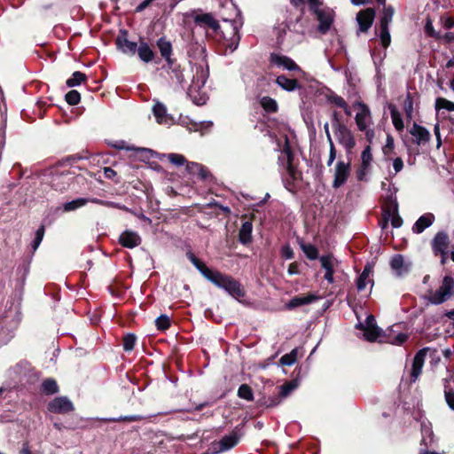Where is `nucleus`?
<instances>
[{
  "label": "nucleus",
  "mask_w": 454,
  "mask_h": 454,
  "mask_svg": "<svg viewBox=\"0 0 454 454\" xmlns=\"http://www.w3.org/2000/svg\"><path fill=\"white\" fill-rule=\"evenodd\" d=\"M299 244L301 250L309 260H315L317 258L318 250L314 245L307 244L303 241H300Z\"/></svg>",
  "instance_id": "c9c22d12"
},
{
  "label": "nucleus",
  "mask_w": 454,
  "mask_h": 454,
  "mask_svg": "<svg viewBox=\"0 0 454 454\" xmlns=\"http://www.w3.org/2000/svg\"><path fill=\"white\" fill-rule=\"evenodd\" d=\"M222 288L233 297L244 296V292L241 289L239 283L231 276H228L227 280Z\"/></svg>",
  "instance_id": "4be33fe9"
},
{
  "label": "nucleus",
  "mask_w": 454,
  "mask_h": 454,
  "mask_svg": "<svg viewBox=\"0 0 454 454\" xmlns=\"http://www.w3.org/2000/svg\"><path fill=\"white\" fill-rule=\"evenodd\" d=\"M380 42L383 47L387 48L391 43V36L388 31V27H380Z\"/></svg>",
  "instance_id": "09e8293b"
},
{
  "label": "nucleus",
  "mask_w": 454,
  "mask_h": 454,
  "mask_svg": "<svg viewBox=\"0 0 454 454\" xmlns=\"http://www.w3.org/2000/svg\"><path fill=\"white\" fill-rule=\"evenodd\" d=\"M52 413L65 414L74 411L73 403L66 396H58L51 400L47 406Z\"/></svg>",
  "instance_id": "0eeeda50"
},
{
  "label": "nucleus",
  "mask_w": 454,
  "mask_h": 454,
  "mask_svg": "<svg viewBox=\"0 0 454 454\" xmlns=\"http://www.w3.org/2000/svg\"><path fill=\"white\" fill-rule=\"evenodd\" d=\"M136 336L133 334H128L123 338V348L126 351H130L134 348L136 342Z\"/></svg>",
  "instance_id": "3c124183"
},
{
  "label": "nucleus",
  "mask_w": 454,
  "mask_h": 454,
  "mask_svg": "<svg viewBox=\"0 0 454 454\" xmlns=\"http://www.w3.org/2000/svg\"><path fill=\"white\" fill-rule=\"evenodd\" d=\"M312 12L316 14L319 21L318 31L322 34H325L333 22L334 12L330 8H317Z\"/></svg>",
  "instance_id": "423d86ee"
},
{
  "label": "nucleus",
  "mask_w": 454,
  "mask_h": 454,
  "mask_svg": "<svg viewBox=\"0 0 454 454\" xmlns=\"http://www.w3.org/2000/svg\"><path fill=\"white\" fill-rule=\"evenodd\" d=\"M408 336L405 333H398L394 340H391L390 342L392 344L400 345L403 343L407 340Z\"/></svg>",
  "instance_id": "052dcab7"
},
{
  "label": "nucleus",
  "mask_w": 454,
  "mask_h": 454,
  "mask_svg": "<svg viewBox=\"0 0 454 454\" xmlns=\"http://www.w3.org/2000/svg\"><path fill=\"white\" fill-rule=\"evenodd\" d=\"M403 110L406 114L407 118L411 120L413 114V101L411 93L407 94L406 98L403 102Z\"/></svg>",
  "instance_id": "a18cd8bd"
},
{
  "label": "nucleus",
  "mask_w": 454,
  "mask_h": 454,
  "mask_svg": "<svg viewBox=\"0 0 454 454\" xmlns=\"http://www.w3.org/2000/svg\"><path fill=\"white\" fill-rule=\"evenodd\" d=\"M454 296V278L451 276H445L440 286L435 291L427 294V301L434 305H439Z\"/></svg>",
  "instance_id": "f257e3e1"
},
{
  "label": "nucleus",
  "mask_w": 454,
  "mask_h": 454,
  "mask_svg": "<svg viewBox=\"0 0 454 454\" xmlns=\"http://www.w3.org/2000/svg\"><path fill=\"white\" fill-rule=\"evenodd\" d=\"M159 159L162 160L163 159H167L172 165L180 167L183 165H186V159L184 155L179 153H167L161 154Z\"/></svg>",
  "instance_id": "7c9ffc66"
},
{
  "label": "nucleus",
  "mask_w": 454,
  "mask_h": 454,
  "mask_svg": "<svg viewBox=\"0 0 454 454\" xmlns=\"http://www.w3.org/2000/svg\"><path fill=\"white\" fill-rule=\"evenodd\" d=\"M270 62L277 67H281L290 71H301L300 67L295 64V62L286 56L271 54Z\"/></svg>",
  "instance_id": "4468645a"
},
{
  "label": "nucleus",
  "mask_w": 454,
  "mask_h": 454,
  "mask_svg": "<svg viewBox=\"0 0 454 454\" xmlns=\"http://www.w3.org/2000/svg\"><path fill=\"white\" fill-rule=\"evenodd\" d=\"M372 274V267L371 266H365L363 272L360 274V276L357 278L356 281V287L358 291H364L368 285L372 286V279L371 278Z\"/></svg>",
  "instance_id": "393cba45"
},
{
  "label": "nucleus",
  "mask_w": 454,
  "mask_h": 454,
  "mask_svg": "<svg viewBox=\"0 0 454 454\" xmlns=\"http://www.w3.org/2000/svg\"><path fill=\"white\" fill-rule=\"evenodd\" d=\"M170 77L172 81L176 82L179 85H183V83L185 82L183 71L179 67H175L172 68Z\"/></svg>",
  "instance_id": "c03bdc74"
},
{
  "label": "nucleus",
  "mask_w": 454,
  "mask_h": 454,
  "mask_svg": "<svg viewBox=\"0 0 454 454\" xmlns=\"http://www.w3.org/2000/svg\"><path fill=\"white\" fill-rule=\"evenodd\" d=\"M403 223L402 218L395 214L391 215V224L394 228H399Z\"/></svg>",
  "instance_id": "680f3d73"
},
{
  "label": "nucleus",
  "mask_w": 454,
  "mask_h": 454,
  "mask_svg": "<svg viewBox=\"0 0 454 454\" xmlns=\"http://www.w3.org/2000/svg\"><path fill=\"white\" fill-rule=\"evenodd\" d=\"M328 144H329L330 151H329V159L327 160V166H331L336 158V149H335L333 142H329Z\"/></svg>",
  "instance_id": "4d7b16f0"
},
{
  "label": "nucleus",
  "mask_w": 454,
  "mask_h": 454,
  "mask_svg": "<svg viewBox=\"0 0 454 454\" xmlns=\"http://www.w3.org/2000/svg\"><path fill=\"white\" fill-rule=\"evenodd\" d=\"M319 298V296H317L313 294H309L302 296H295L289 301V302L286 304V308L292 309L296 307L312 303L317 301Z\"/></svg>",
  "instance_id": "aec40b11"
},
{
  "label": "nucleus",
  "mask_w": 454,
  "mask_h": 454,
  "mask_svg": "<svg viewBox=\"0 0 454 454\" xmlns=\"http://www.w3.org/2000/svg\"><path fill=\"white\" fill-rule=\"evenodd\" d=\"M157 46L160 52L162 58L166 59V61L170 65L172 64L171 55H172V45L169 41H168L165 37H161L157 41Z\"/></svg>",
  "instance_id": "b1692460"
},
{
  "label": "nucleus",
  "mask_w": 454,
  "mask_h": 454,
  "mask_svg": "<svg viewBox=\"0 0 454 454\" xmlns=\"http://www.w3.org/2000/svg\"><path fill=\"white\" fill-rule=\"evenodd\" d=\"M239 241L243 244L250 242L252 238V224L249 222H245L239 232Z\"/></svg>",
  "instance_id": "473e14b6"
},
{
  "label": "nucleus",
  "mask_w": 454,
  "mask_h": 454,
  "mask_svg": "<svg viewBox=\"0 0 454 454\" xmlns=\"http://www.w3.org/2000/svg\"><path fill=\"white\" fill-rule=\"evenodd\" d=\"M239 397L247 401H253L254 395L251 387L247 384H242L238 390Z\"/></svg>",
  "instance_id": "79ce46f5"
},
{
  "label": "nucleus",
  "mask_w": 454,
  "mask_h": 454,
  "mask_svg": "<svg viewBox=\"0 0 454 454\" xmlns=\"http://www.w3.org/2000/svg\"><path fill=\"white\" fill-rule=\"evenodd\" d=\"M120 244L127 248H134L140 245V236L132 231H125L119 237Z\"/></svg>",
  "instance_id": "ddd939ff"
},
{
  "label": "nucleus",
  "mask_w": 454,
  "mask_h": 454,
  "mask_svg": "<svg viewBox=\"0 0 454 454\" xmlns=\"http://www.w3.org/2000/svg\"><path fill=\"white\" fill-rule=\"evenodd\" d=\"M228 275H224L219 271H213L212 275L207 278L208 281L213 283L219 288H222L227 280Z\"/></svg>",
  "instance_id": "58836bf2"
},
{
  "label": "nucleus",
  "mask_w": 454,
  "mask_h": 454,
  "mask_svg": "<svg viewBox=\"0 0 454 454\" xmlns=\"http://www.w3.org/2000/svg\"><path fill=\"white\" fill-rule=\"evenodd\" d=\"M410 133L416 139L418 145L426 144L430 140V132L424 127L416 123L411 127Z\"/></svg>",
  "instance_id": "a211bd4d"
},
{
  "label": "nucleus",
  "mask_w": 454,
  "mask_h": 454,
  "mask_svg": "<svg viewBox=\"0 0 454 454\" xmlns=\"http://www.w3.org/2000/svg\"><path fill=\"white\" fill-rule=\"evenodd\" d=\"M277 84L286 91H294L299 88V83L296 79H290L285 75H279L276 79Z\"/></svg>",
  "instance_id": "bb28decb"
},
{
  "label": "nucleus",
  "mask_w": 454,
  "mask_h": 454,
  "mask_svg": "<svg viewBox=\"0 0 454 454\" xmlns=\"http://www.w3.org/2000/svg\"><path fill=\"white\" fill-rule=\"evenodd\" d=\"M295 384L293 382L282 385L280 387V395L282 397H286L295 388Z\"/></svg>",
  "instance_id": "864d4df0"
},
{
  "label": "nucleus",
  "mask_w": 454,
  "mask_h": 454,
  "mask_svg": "<svg viewBox=\"0 0 454 454\" xmlns=\"http://www.w3.org/2000/svg\"><path fill=\"white\" fill-rule=\"evenodd\" d=\"M394 15V9L392 7H386L380 18V27H388L392 21Z\"/></svg>",
  "instance_id": "a19ab883"
},
{
  "label": "nucleus",
  "mask_w": 454,
  "mask_h": 454,
  "mask_svg": "<svg viewBox=\"0 0 454 454\" xmlns=\"http://www.w3.org/2000/svg\"><path fill=\"white\" fill-rule=\"evenodd\" d=\"M450 239L447 233L443 231L437 232L432 240V249L435 255L439 253L449 252Z\"/></svg>",
  "instance_id": "9b49d317"
},
{
  "label": "nucleus",
  "mask_w": 454,
  "mask_h": 454,
  "mask_svg": "<svg viewBox=\"0 0 454 454\" xmlns=\"http://www.w3.org/2000/svg\"><path fill=\"white\" fill-rule=\"evenodd\" d=\"M375 17V11L372 8H366L360 11L356 15L360 32H366L372 26Z\"/></svg>",
  "instance_id": "9d476101"
},
{
  "label": "nucleus",
  "mask_w": 454,
  "mask_h": 454,
  "mask_svg": "<svg viewBox=\"0 0 454 454\" xmlns=\"http://www.w3.org/2000/svg\"><path fill=\"white\" fill-rule=\"evenodd\" d=\"M137 51L139 59L145 63L153 61L155 57L153 49L144 41L140 42L139 45L137 47Z\"/></svg>",
  "instance_id": "5701e85b"
},
{
  "label": "nucleus",
  "mask_w": 454,
  "mask_h": 454,
  "mask_svg": "<svg viewBox=\"0 0 454 454\" xmlns=\"http://www.w3.org/2000/svg\"><path fill=\"white\" fill-rule=\"evenodd\" d=\"M195 23L203 28H211L216 31L219 28L218 21L210 13L197 14L194 17Z\"/></svg>",
  "instance_id": "2eb2a0df"
},
{
  "label": "nucleus",
  "mask_w": 454,
  "mask_h": 454,
  "mask_svg": "<svg viewBox=\"0 0 454 454\" xmlns=\"http://www.w3.org/2000/svg\"><path fill=\"white\" fill-rule=\"evenodd\" d=\"M393 168L395 169V173L400 172L403 168V162L401 158H395L393 161Z\"/></svg>",
  "instance_id": "bf43d9fd"
},
{
  "label": "nucleus",
  "mask_w": 454,
  "mask_h": 454,
  "mask_svg": "<svg viewBox=\"0 0 454 454\" xmlns=\"http://www.w3.org/2000/svg\"><path fill=\"white\" fill-rule=\"evenodd\" d=\"M71 177L68 175H58L52 178V186L59 191H64L69 184Z\"/></svg>",
  "instance_id": "2f4dec72"
},
{
  "label": "nucleus",
  "mask_w": 454,
  "mask_h": 454,
  "mask_svg": "<svg viewBox=\"0 0 454 454\" xmlns=\"http://www.w3.org/2000/svg\"><path fill=\"white\" fill-rule=\"evenodd\" d=\"M358 328L363 330L364 337L368 341H375L380 339L382 341V330L376 325V320L373 316H368L364 324H359Z\"/></svg>",
  "instance_id": "20e7f679"
},
{
  "label": "nucleus",
  "mask_w": 454,
  "mask_h": 454,
  "mask_svg": "<svg viewBox=\"0 0 454 454\" xmlns=\"http://www.w3.org/2000/svg\"><path fill=\"white\" fill-rule=\"evenodd\" d=\"M361 160H362V164H361L362 168H368L372 160V155L371 153L370 145H367L362 152Z\"/></svg>",
  "instance_id": "37998d69"
},
{
  "label": "nucleus",
  "mask_w": 454,
  "mask_h": 454,
  "mask_svg": "<svg viewBox=\"0 0 454 454\" xmlns=\"http://www.w3.org/2000/svg\"><path fill=\"white\" fill-rule=\"evenodd\" d=\"M188 258L192 262V264L197 268V270L207 279L210 275H212L213 271L209 268L206 266L204 262L199 260L194 254H188Z\"/></svg>",
  "instance_id": "c85d7f7f"
},
{
  "label": "nucleus",
  "mask_w": 454,
  "mask_h": 454,
  "mask_svg": "<svg viewBox=\"0 0 454 454\" xmlns=\"http://www.w3.org/2000/svg\"><path fill=\"white\" fill-rule=\"evenodd\" d=\"M43 235H44V227L41 226L35 232V238L33 242L34 249H36L39 247V245L41 244V242L43 240Z\"/></svg>",
  "instance_id": "5fc2aeb1"
},
{
  "label": "nucleus",
  "mask_w": 454,
  "mask_h": 454,
  "mask_svg": "<svg viewBox=\"0 0 454 454\" xmlns=\"http://www.w3.org/2000/svg\"><path fill=\"white\" fill-rule=\"evenodd\" d=\"M435 109L438 113L442 109H445L449 112H454V102H451L444 98H437L435 100Z\"/></svg>",
  "instance_id": "e433bc0d"
},
{
  "label": "nucleus",
  "mask_w": 454,
  "mask_h": 454,
  "mask_svg": "<svg viewBox=\"0 0 454 454\" xmlns=\"http://www.w3.org/2000/svg\"><path fill=\"white\" fill-rule=\"evenodd\" d=\"M445 400L448 405L454 410V392L445 390Z\"/></svg>",
  "instance_id": "13d9d810"
},
{
  "label": "nucleus",
  "mask_w": 454,
  "mask_h": 454,
  "mask_svg": "<svg viewBox=\"0 0 454 454\" xmlns=\"http://www.w3.org/2000/svg\"><path fill=\"white\" fill-rule=\"evenodd\" d=\"M328 100L329 102H331L332 104H334L335 106L342 108V107H346V104L347 102L344 100L343 98L336 95V94H333V95H330L328 97Z\"/></svg>",
  "instance_id": "603ef678"
},
{
  "label": "nucleus",
  "mask_w": 454,
  "mask_h": 454,
  "mask_svg": "<svg viewBox=\"0 0 454 454\" xmlns=\"http://www.w3.org/2000/svg\"><path fill=\"white\" fill-rule=\"evenodd\" d=\"M390 266L396 276L403 277L410 271L411 263L402 254H395L390 260Z\"/></svg>",
  "instance_id": "1a4fd4ad"
},
{
  "label": "nucleus",
  "mask_w": 454,
  "mask_h": 454,
  "mask_svg": "<svg viewBox=\"0 0 454 454\" xmlns=\"http://www.w3.org/2000/svg\"><path fill=\"white\" fill-rule=\"evenodd\" d=\"M426 349L419 350L414 356L411 370V381H416L419 376L422 372V367L424 365L426 357Z\"/></svg>",
  "instance_id": "f3484780"
},
{
  "label": "nucleus",
  "mask_w": 454,
  "mask_h": 454,
  "mask_svg": "<svg viewBox=\"0 0 454 454\" xmlns=\"http://www.w3.org/2000/svg\"><path fill=\"white\" fill-rule=\"evenodd\" d=\"M42 390L46 395H53L59 392V387L54 380L48 379L43 382Z\"/></svg>",
  "instance_id": "4c0bfd02"
},
{
  "label": "nucleus",
  "mask_w": 454,
  "mask_h": 454,
  "mask_svg": "<svg viewBox=\"0 0 454 454\" xmlns=\"http://www.w3.org/2000/svg\"><path fill=\"white\" fill-rule=\"evenodd\" d=\"M153 111L158 123L161 124L168 122L167 110L163 104H155L153 108Z\"/></svg>",
  "instance_id": "72a5a7b5"
},
{
  "label": "nucleus",
  "mask_w": 454,
  "mask_h": 454,
  "mask_svg": "<svg viewBox=\"0 0 454 454\" xmlns=\"http://www.w3.org/2000/svg\"><path fill=\"white\" fill-rule=\"evenodd\" d=\"M322 269L325 270L324 278L329 283L334 282L333 275L339 268L340 262L332 254L322 255L319 257Z\"/></svg>",
  "instance_id": "39448f33"
},
{
  "label": "nucleus",
  "mask_w": 454,
  "mask_h": 454,
  "mask_svg": "<svg viewBox=\"0 0 454 454\" xmlns=\"http://www.w3.org/2000/svg\"><path fill=\"white\" fill-rule=\"evenodd\" d=\"M81 96L77 90H70L66 95V100L69 105L74 106L80 102Z\"/></svg>",
  "instance_id": "de8ad7c7"
},
{
  "label": "nucleus",
  "mask_w": 454,
  "mask_h": 454,
  "mask_svg": "<svg viewBox=\"0 0 454 454\" xmlns=\"http://www.w3.org/2000/svg\"><path fill=\"white\" fill-rule=\"evenodd\" d=\"M85 79L86 75L83 73L76 71L67 80V85L70 88L74 87L81 84Z\"/></svg>",
  "instance_id": "ea45409f"
},
{
  "label": "nucleus",
  "mask_w": 454,
  "mask_h": 454,
  "mask_svg": "<svg viewBox=\"0 0 454 454\" xmlns=\"http://www.w3.org/2000/svg\"><path fill=\"white\" fill-rule=\"evenodd\" d=\"M194 68L195 74L192 77V85L190 89V91H192V90H199L203 87L208 77L207 68H204L202 66H195Z\"/></svg>",
  "instance_id": "dca6fc26"
},
{
  "label": "nucleus",
  "mask_w": 454,
  "mask_h": 454,
  "mask_svg": "<svg viewBox=\"0 0 454 454\" xmlns=\"http://www.w3.org/2000/svg\"><path fill=\"white\" fill-rule=\"evenodd\" d=\"M282 255L286 259H292L294 256V252L289 247H286L282 249Z\"/></svg>",
  "instance_id": "774afa93"
},
{
  "label": "nucleus",
  "mask_w": 454,
  "mask_h": 454,
  "mask_svg": "<svg viewBox=\"0 0 454 454\" xmlns=\"http://www.w3.org/2000/svg\"><path fill=\"white\" fill-rule=\"evenodd\" d=\"M288 274L289 275H297L300 273V270H299V265L297 262H292L289 267H288Z\"/></svg>",
  "instance_id": "0e129e2a"
},
{
  "label": "nucleus",
  "mask_w": 454,
  "mask_h": 454,
  "mask_svg": "<svg viewBox=\"0 0 454 454\" xmlns=\"http://www.w3.org/2000/svg\"><path fill=\"white\" fill-rule=\"evenodd\" d=\"M287 172L288 174L293 177L295 178V169L294 167L292 164L291 155L288 153V160H287Z\"/></svg>",
  "instance_id": "e2e57ef3"
},
{
  "label": "nucleus",
  "mask_w": 454,
  "mask_h": 454,
  "mask_svg": "<svg viewBox=\"0 0 454 454\" xmlns=\"http://www.w3.org/2000/svg\"><path fill=\"white\" fill-rule=\"evenodd\" d=\"M89 203V199L87 198H78L72 201H68L62 206L63 212H70L74 211L80 207H84Z\"/></svg>",
  "instance_id": "c756f323"
},
{
  "label": "nucleus",
  "mask_w": 454,
  "mask_h": 454,
  "mask_svg": "<svg viewBox=\"0 0 454 454\" xmlns=\"http://www.w3.org/2000/svg\"><path fill=\"white\" fill-rule=\"evenodd\" d=\"M116 45L119 50L128 55H134L137 52V44L127 39L126 35L123 34L116 38Z\"/></svg>",
  "instance_id": "6ab92c4d"
},
{
  "label": "nucleus",
  "mask_w": 454,
  "mask_h": 454,
  "mask_svg": "<svg viewBox=\"0 0 454 454\" xmlns=\"http://www.w3.org/2000/svg\"><path fill=\"white\" fill-rule=\"evenodd\" d=\"M388 108L390 110L391 119L394 127L395 128L396 130L403 131L404 129V124L400 112L394 105H389Z\"/></svg>",
  "instance_id": "cd10ccee"
},
{
  "label": "nucleus",
  "mask_w": 454,
  "mask_h": 454,
  "mask_svg": "<svg viewBox=\"0 0 454 454\" xmlns=\"http://www.w3.org/2000/svg\"><path fill=\"white\" fill-rule=\"evenodd\" d=\"M155 324L159 330L164 331L170 326V320L168 316L161 315L155 320Z\"/></svg>",
  "instance_id": "49530a36"
},
{
  "label": "nucleus",
  "mask_w": 454,
  "mask_h": 454,
  "mask_svg": "<svg viewBox=\"0 0 454 454\" xmlns=\"http://www.w3.org/2000/svg\"><path fill=\"white\" fill-rule=\"evenodd\" d=\"M434 221V215L431 213H427L421 215L412 226V231L414 233H421L424 230L433 224Z\"/></svg>",
  "instance_id": "412c9836"
},
{
  "label": "nucleus",
  "mask_w": 454,
  "mask_h": 454,
  "mask_svg": "<svg viewBox=\"0 0 454 454\" xmlns=\"http://www.w3.org/2000/svg\"><path fill=\"white\" fill-rule=\"evenodd\" d=\"M308 1H309V8L311 11L320 8V6L323 4L322 0H308Z\"/></svg>",
  "instance_id": "338daca9"
},
{
  "label": "nucleus",
  "mask_w": 454,
  "mask_h": 454,
  "mask_svg": "<svg viewBox=\"0 0 454 454\" xmlns=\"http://www.w3.org/2000/svg\"><path fill=\"white\" fill-rule=\"evenodd\" d=\"M335 138L338 143L342 145L348 154L351 153L356 146V140L352 131L346 125H336L333 130Z\"/></svg>",
  "instance_id": "7ed1b4c3"
},
{
  "label": "nucleus",
  "mask_w": 454,
  "mask_h": 454,
  "mask_svg": "<svg viewBox=\"0 0 454 454\" xmlns=\"http://www.w3.org/2000/svg\"><path fill=\"white\" fill-rule=\"evenodd\" d=\"M295 361H296V350H293L289 354H286L280 358V364L283 365H288V366L292 365L295 363Z\"/></svg>",
  "instance_id": "8fccbe9b"
},
{
  "label": "nucleus",
  "mask_w": 454,
  "mask_h": 454,
  "mask_svg": "<svg viewBox=\"0 0 454 454\" xmlns=\"http://www.w3.org/2000/svg\"><path fill=\"white\" fill-rule=\"evenodd\" d=\"M238 442L239 436L237 433L232 432L223 436L220 441L214 442L213 448L215 452H223L233 448Z\"/></svg>",
  "instance_id": "f8f14e48"
},
{
  "label": "nucleus",
  "mask_w": 454,
  "mask_h": 454,
  "mask_svg": "<svg viewBox=\"0 0 454 454\" xmlns=\"http://www.w3.org/2000/svg\"><path fill=\"white\" fill-rule=\"evenodd\" d=\"M185 168L188 173L192 175H197L201 179H206L208 176L207 170L200 163L197 162H186Z\"/></svg>",
  "instance_id": "a878e982"
},
{
  "label": "nucleus",
  "mask_w": 454,
  "mask_h": 454,
  "mask_svg": "<svg viewBox=\"0 0 454 454\" xmlns=\"http://www.w3.org/2000/svg\"><path fill=\"white\" fill-rule=\"evenodd\" d=\"M260 105L268 113H276L278 111V103L270 97H262L260 100Z\"/></svg>",
  "instance_id": "f704fd0d"
},
{
  "label": "nucleus",
  "mask_w": 454,
  "mask_h": 454,
  "mask_svg": "<svg viewBox=\"0 0 454 454\" xmlns=\"http://www.w3.org/2000/svg\"><path fill=\"white\" fill-rule=\"evenodd\" d=\"M339 124V125H345L344 123H342L340 120V117H339V114L337 112H333V130L336 129V125Z\"/></svg>",
  "instance_id": "69168bd1"
},
{
  "label": "nucleus",
  "mask_w": 454,
  "mask_h": 454,
  "mask_svg": "<svg viewBox=\"0 0 454 454\" xmlns=\"http://www.w3.org/2000/svg\"><path fill=\"white\" fill-rule=\"evenodd\" d=\"M425 32L429 36H432V37H434V38H439L440 37L439 34L434 31V27H433V23H432L431 20H429V19L426 22Z\"/></svg>",
  "instance_id": "6e6d98bb"
},
{
  "label": "nucleus",
  "mask_w": 454,
  "mask_h": 454,
  "mask_svg": "<svg viewBox=\"0 0 454 454\" xmlns=\"http://www.w3.org/2000/svg\"><path fill=\"white\" fill-rule=\"evenodd\" d=\"M349 172V163H345L342 160L338 161L334 169V179L333 182V186L334 188L342 186L347 182Z\"/></svg>",
  "instance_id": "6e6552de"
},
{
  "label": "nucleus",
  "mask_w": 454,
  "mask_h": 454,
  "mask_svg": "<svg viewBox=\"0 0 454 454\" xmlns=\"http://www.w3.org/2000/svg\"><path fill=\"white\" fill-rule=\"evenodd\" d=\"M354 106L357 108L355 117L357 129L360 131H364L367 138L371 140L373 136V131L368 129L372 124L371 111L365 104L361 102H357Z\"/></svg>",
  "instance_id": "f03ea898"
}]
</instances>
